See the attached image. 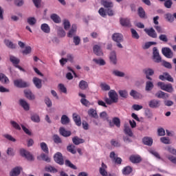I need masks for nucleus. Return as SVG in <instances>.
I'll return each instance as SVG.
<instances>
[{"label":"nucleus","instance_id":"obj_57","mask_svg":"<svg viewBox=\"0 0 176 176\" xmlns=\"http://www.w3.org/2000/svg\"><path fill=\"white\" fill-rule=\"evenodd\" d=\"M113 123L117 127H120V119H119V118H113Z\"/></svg>","mask_w":176,"mask_h":176},{"label":"nucleus","instance_id":"obj_37","mask_svg":"<svg viewBox=\"0 0 176 176\" xmlns=\"http://www.w3.org/2000/svg\"><path fill=\"white\" fill-rule=\"evenodd\" d=\"M60 123L62 124H68V123H69V118H68L67 115L62 116L60 119Z\"/></svg>","mask_w":176,"mask_h":176},{"label":"nucleus","instance_id":"obj_56","mask_svg":"<svg viewBox=\"0 0 176 176\" xmlns=\"http://www.w3.org/2000/svg\"><path fill=\"white\" fill-rule=\"evenodd\" d=\"M164 6L167 9H171V6H173V1H171V0H166V1H165Z\"/></svg>","mask_w":176,"mask_h":176},{"label":"nucleus","instance_id":"obj_18","mask_svg":"<svg viewBox=\"0 0 176 176\" xmlns=\"http://www.w3.org/2000/svg\"><path fill=\"white\" fill-rule=\"evenodd\" d=\"M19 105H21L25 111H30V104H28L25 100L20 99Z\"/></svg>","mask_w":176,"mask_h":176},{"label":"nucleus","instance_id":"obj_16","mask_svg":"<svg viewBox=\"0 0 176 176\" xmlns=\"http://www.w3.org/2000/svg\"><path fill=\"white\" fill-rule=\"evenodd\" d=\"M110 158L115 162L117 164H122V158L118 157L116 156V154H115V152L112 151L110 153Z\"/></svg>","mask_w":176,"mask_h":176},{"label":"nucleus","instance_id":"obj_55","mask_svg":"<svg viewBox=\"0 0 176 176\" xmlns=\"http://www.w3.org/2000/svg\"><path fill=\"white\" fill-rule=\"evenodd\" d=\"M165 18L169 21L170 23H173L174 21V16L170 13H167L165 14Z\"/></svg>","mask_w":176,"mask_h":176},{"label":"nucleus","instance_id":"obj_47","mask_svg":"<svg viewBox=\"0 0 176 176\" xmlns=\"http://www.w3.org/2000/svg\"><path fill=\"white\" fill-rule=\"evenodd\" d=\"M10 60L11 61V63H12V64H14V65L16 67V65H18L19 63H20V59L11 56L10 58Z\"/></svg>","mask_w":176,"mask_h":176},{"label":"nucleus","instance_id":"obj_26","mask_svg":"<svg viewBox=\"0 0 176 176\" xmlns=\"http://www.w3.org/2000/svg\"><path fill=\"white\" fill-rule=\"evenodd\" d=\"M76 25L74 24L72 25V28L69 31L67 34V36L69 38H72V36H74V35H76Z\"/></svg>","mask_w":176,"mask_h":176},{"label":"nucleus","instance_id":"obj_60","mask_svg":"<svg viewBox=\"0 0 176 176\" xmlns=\"http://www.w3.org/2000/svg\"><path fill=\"white\" fill-rule=\"evenodd\" d=\"M10 124H12V127H14V129H16V130H21V127L19 124H17V122L11 121Z\"/></svg>","mask_w":176,"mask_h":176},{"label":"nucleus","instance_id":"obj_33","mask_svg":"<svg viewBox=\"0 0 176 176\" xmlns=\"http://www.w3.org/2000/svg\"><path fill=\"white\" fill-rule=\"evenodd\" d=\"M100 88L103 91H109L111 90V86L106 82H102L100 84Z\"/></svg>","mask_w":176,"mask_h":176},{"label":"nucleus","instance_id":"obj_29","mask_svg":"<svg viewBox=\"0 0 176 176\" xmlns=\"http://www.w3.org/2000/svg\"><path fill=\"white\" fill-rule=\"evenodd\" d=\"M130 96L135 98V100H137L138 98H141V97H142V95H141V94L133 89L130 92Z\"/></svg>","mask_w":176,"mask_h":176},{"label":"nucleus","instance_id":"obj_27","mask_svg":"<svg viewBox=\"0 0 176 176\" xmlns=\"http://www.w3.org/2000/svg\"><path fill=\"white\" fill-rule=\"evenodd\" d=\"M24 93L26 98L28 100H35V95H34L30 90L26 89L24 91Z\"/></svg>","mask_w":176,"mask_h":176},{"label":"nucleus","instance_id":"obj_46","mask_svg":"<svg viewBox=\"0 0 176 176\" xmlns=\"http://www.w3.org/2000/svg\"><path fill=\"white\" fill-rule=\"evenodd\" d=\"M153 45H157V43L155 41L147 42L142 45V48L144 50L149 49L150 46H153Z\"/></svg>","mask_w":176,"mask_h":176},{"label":"nucleus","instance_id":"obj_34","mask_svg":"<svg viewBox=\"0 0 176 176\" xmlns=\"http://www.w3.org/2000/svg\"><path fill=\"white\" fill-rule=\"evenodd\" d=\"M148 152L151 155H154L155 157H156V159H158L159 160H163L162 157H160V155L159 154V153H157L156 151H155L153 149H150V150H148Z\"/></svg>","mask_w":176,"mask_h":176},{"label":"nucleus","instance_id":"obj_9","mask_svg":"<svg viewBox=\"0 0 176 176\" xmlns=\"http://www.w3.org/2000/svg\"><path fill=\"white\" fill-rule=\"evenodd\" d=\"M144 32L151 38H157V33H156V31H155V29H153V28H151L149 29H144Z\"/></svg>","mask_w":176,"mask_h":176},{"label":"nucleus","instance_id":"obj_14","mask_svg":"<svg viewBox=\"0 0 176 176\" xmlns=\"http://www.w3.org/2000/svg\"><path fill=\"white\" fill-rule=\"evenodd\" d=\"M112 39L114 41V42H123V35L120 33H114L112 35Z\"/></svg>","mask_w":176,"mask_h":176},{"label":"nucleus","instance_id":"obj_28","mask_svg":"<svg viewBox=\"0 0 176 176\" xmlns=\"http://www.w3.org/2000/svg\"><path fill=\"white\" fill-rule=\"evenodd\" d=\"M129 159L131 163H140L142 160L140 155H131Z\"/></svg>","mask_w":176,"mask_h":176},{"label":"nucleus","instance_id":"obj_21","mask_svg":"<svg viewBox=\"0 0 176 176\" xmlns=\"http://www.w3.org/2000/svg\"><path fill=\"white\" fill-rule=\"evenodd\" d=\"M109 60L112 64L116 65L118 63V58L116 57V52L115 51L110 53Z\"/></svg>","mask_w":176,"mask_h":176},{"label":"nucleus","instance_id":"obj_17","mask_svg":"<svg viewBox=\"0 0 176 176\" xmlns=\"http://www.w3.org/2000/svg\"><path fill=\"white\" fill-rule=\"evenodd\" d=\"M120 23L122 27H131V23H130V19L127 18H121L120 20Z\"/></svg>","mask_w":176,"mask_h":176},{"label":"nucleus","instance_id":"obj_8","mask_svg":"<svg viewBox=\"0 0 176 176\" xmlns=\"http://www.w3.org/2000/svg\"><path fill=\"white\" fill-rule=\"evenodd\" d=\"M160 105H161V102H160V100H159L153 99L148 102V107L150 108H153V109L159 108Z\"/></svg>","mask_w":176,"mask_h":176},{"label":"nucleus","instance_id":"obj_41","mask_svg":"<svg viewBox=\"0 0 176 176\" xmlns=\"http://www.w3.org/2000/svg\"><path fill=\"white\" fill-rule=\"evenodd\" d=\"M152 89H153V82L151 81H147L146 82V87H145L146 91H151Z\"/></svg>","mask_w":176,"mask_h":176},{"label":"nucleus","instance_id":"obj_50","mask_svg":"<svg viewBox=\"0 0 176 176\" xmlns=\"http://www.w3.org/2000/svg\"><path fill=\"white\" fill-rule=\"evenodd\" d=\"M93 61H94V63H96V64H98V65H105V60H104V59L94 58V59H93Z\"/></svg>","mask_w":176,"mask_h":176},{"label":"nucleus","instance_id":"obj_7","mask_svg":"<svg viewBox=\"0 0 176 176\" xmlns=\"http://www.w3.org/2000/svg\"><path fill=\"white\" fill-rule=\"evenodd\" d=\"M20 154L23 156V157H25L28 160H34V156L30 153V152L25 151L24 148H21L20 150Z\"/></svg>","mask_w":176,"mask_h":176},{"label":"nucleus","instance_id":"obj_13","mask_svg":"<svg viewBox=\"0 0 176 176\" xmlns=\"http://www.w3.org/2000/svg\"><path fill=\"white\" fill-rule=\"evenodd\" d=\"M101 4L106 9H111V8H113V3L112 1H111L110 0H102Z\"/></svg>","mask_w":176,"mask_h":176},{"label":"nucleus","instance_id":"obj_53","mask_svg":"<svg viewBox=\"0 0 176 176\" xmlns=\"http://www.w3.org/2000/svg\"><path fill=\"white\" fill-rule=\"evenodd\" d=\"M65 166L67 167H70V168H73L74 170H76V166L74 165L71 162L68 160H66L65 162Z\"/></svg>","mask_w":176,"mask_h":176},{"label":"nucleus","instance_id":"obj_64","mask_svg":"<svg viewBox=\"0 0 176 176\" xmlns=\"http://www.w3.org/2000/svg\"><path fill=\"white\" fill-rule=\"evenodd\" d=\"M159 39L162 42H168V38H167V36L166 34H160L159 36Z\"/></svg>","mask_w":176,"mask_h":176},{"label":"nucleus","instance_id":"obj_4","mask_svg":"<svg viewBox=\"0 0 176 176\" xmlns=\"http://www.w3.org/2000/svg\"><path fill=\"white\" fill-rule=\"evenodd\" d=\"M162 53L166 58H173L174 56V53H173V51L169 47H163L162 49Z\"/></svg>","mask_w":176,"mask_h":176},{"label":"nucleus","instance_id":"obj_20","mask_svg":"<svg viewBox=\"0 0 176 176\" xmlns=\"http://www.w3.org/2000/svg\"><path fill=\"white\" fill-rule=\"evenodd\" d=\"M78 87L81 90H87V89H89V83L87 82V81L82 80L78 84Z\"/></svg>","mask_w":176,"mask_h":176},{"label":"nucleus","instance_id":"obj_31","mask_svg":"<svg viewBox=\"0 0 176 176\" xmlns=\"http://www.w3.org/2000/svg\"><path fill=\"white\" fill-rule=\"evenodd\" d=\"M73 119L77 126H80V124H82V121L80 120V117H79V116H78V114L74 113Z\"/></svg>","mask_w":176,"mask_h":176},{"label":"nucleus","instance_id":"obj_23","mask_svg":"<svg viewBox=\"0 0 176 176\" xmlns=\"http://www.w3.org/2000/svg\"><path fill=\"white\" fill-rule=\"evenodd\" d=\"M59 132L60 135H63V137H69L72 134L71 131L65 130V128L64 127H60L59 129Z\"/></svg>","mask_w":176,"mask_h":176},{"label":"nucleus","instance_id":"obj_35","mask_svg":"<svg viewBox=\"0 0 176 176\" xmlns=\"http://www.w3.org/2000/svg\"><path fill=\"white\" fill-rule=\"evenodd\" d=\"M51 19L55 22L56 23V24H58V23H61V18L59 17L58 15H57V14H52L51 15Z\"/></svg>","mask_w":176,"mask_h":176},{"label":"nucleus","instance_id":"obj_44","mask_svg":"<svg viewBox=\"0 0 176 176\" xmlns=\"http://www.w3.org/2000/svg\"><path fill=\"white\" fill-rule=\"evenodd\" d=\"M40 146H41L42 151H43V152H45V153H49V148L47 147V144H46V143L41 142L40 144Z\"/></svg>","mask_w":176,"mask_h":176},{"label":"nucleus","instance_id":"obj_3","mask_svg":"<svg viewBox=\"0 0 176 176\" xmlns=\"http://www.w3.org/2000/svg\"><path fill=\"white\" fill-rule=\"evenodd\" d=\"M14 85L16 87L19 89H24L25 87H28L30 86V82L23 80V79L19 78L14 80Z\"/></svg>","mask_w":176,"mask_h":176},{"label":"nucleus","instance_id":"obj_24","mask_svg":"<svg viewBox=\"0 0 176 176\" xmlns=\"http://www.w3.org/2000/svg\"><path fill=\"white\" fill-rule=\"evenodd\" d=\"M33 83L37 89L42 88V80L39 79L38 78H33Z\"/></svg>","mask_w":176,"mask_h":176},{"label":"nucleus","instance_id":"obj_43","mask_svg":"<svg viewBox=\"0 0 176 176\" xmlns=\"http://www.w3.org/2000/svg\"><path fill=\"white\" fill-rule=\"evenodd\" d=\"M144 74H145L146 76H152L153 74H155V71L151 68L144 69L143 70Z\"/></svg>","mask_w":176,"mask_h":176},{"label":"nucleus","instance_id":"obj_12","mask_svg":"<svg viewBox=\"0 0 176 176\" xmlns=\"http://www.w3.org/2000/svg\"><path fill=\"white\" fill-rule=\"evenodd\" d=\"M78 96L82 98L80 102L82 105H85V107H89L90 105V102L86 99V95L85 94L79 93Z\"/></svg>","mask_w":176,"mask_h":176},{"label":"nucleus","instance_id":"obj_52","mask_svg":"<svg viewBox=\"0 0 176 176\" xmlns=\"http://www.w3.org/2000/svg\"><path fill=\"white\" fill-rule=\"evenodd\" d=\"M58 87L60 93H64L65 94H67V88L65 87L64 84H59L58 85Z\"/></svg>","mask_w":176,"mask_h":176},{"label":"nucleus","instance_id":"obj_63","mask_svg":"<svg viewBox=\"0 0 176 176\" xmlns=\"http://www.w3.org/2000/svg\"><path fill=\"white\" fill-rule=\"evenodd\" d=\"M42 160L47 162V163L50 162V157H49L46 154L43 153L41 155Z\"/></svg>","mask_w":176,"mask_h":176},{"label":"nucleus","instance_id":"obj_25","mask_svg":"<svg viewBox=\"0 0 176 176\" xmlns=\"http://www.w3.org/2000/svg\"><path fill=\"white\" fill-rule=\"evenodd\" d=\"M88 115L91 118H94V119H98V114H97V111L94 109H89L88 110Z\"/></svg>","mask_w":176,"mask_h":176},{"label":"nucleus","instance_id":"obj_40","mask_svg":"<svg viewBox=\"0 0 176 176\" xmlns=\"http://www.w3.org/2000/svg\"><path fill=\"white\" fill-rule=\"evenodd\" d=\"M113 75L115 76H118L119 78H124V72H120L119 70H113L112 72Z\"/></svg>","mask_w":176,"mask_h":176},{"label":"nucleus","instance_id":"obj_54","mask_svg":"<svg viewBox=\"0 0 176 176\" xmlns=\"http://www.w3.org/2000/svg\"><path fill=\"white\" fill-rule=\"evenodd\" d=\"M138 15L141 19H144V17H145V11L142 7L138 8Z\"/></svg>","mask_w":176,"mask_h":176},{"label":"nucleus","instance_id":"obj_49","mask_svg":"<svg viewBox=\"0 0 176 176\" xmlns=\"http://www.w3.org/2000/svg\"><path fill=\"white\" fill-rule=\"evenodd\" d=\"M32 52V48L30 46H26L25 47V50L22 51L23 54H25L26 56L28 54H30V53Z\"/></svg>","mask_w":176,"mask_h":176},{"label":"nucleus","instance_id":"obj_36","mask_svg":"<svg viewBox=\"0 0 176 176\" xmlns=\"http://www.w3.org/2000/svg\"><path fill=\"white\" fill-rule=\"evenodd\" d=\"M72 141L75 145H79V144H83V142H85L83 139L79 138L78 137L73 138Z\"/></svg>","mask_w":176,"mask_h":176},{"label":"nucleus","instance_id":"obj_15","mask_svg":"<svg viewBox=\"0 0 176 176\" xmlns=\"http://www.w3.org/2000/svg\"><path fill=\"white\" fill-rule=\"evenodd\" d=\"M155 97H157V98H162L163 100H166L170 97V95L166 92H163L162 91H159L155 94Z\"/></svg>","mask_w":176,"mask_h":176},{"label":"nucleus","instance_id":"obj_19","mask_svg":"<svg viewBox=\"0 0 176 176\" xmlns=\"http://www.w3.org/2000/svg\"><path fill=\"white\" fill-rule=\"evenodd\" d=\"M94 53L96 56H103L104 53L102 52V50H101V47H100L98 45H96L93 47Z\"/></svg>","mask_w":176,"mask_h":176},{"label":"nucleus","instance_id":"obj_42","mask_svg":"<svg viewBox=\"0 0 176 176\" xmlns=\"http://www.w3.org/2000/svg\"><path fill=\"white\" fill-rule=\"evenodd\" d=\"M124 133L129 137H133V131H131V129H130V126L127 125H124Z\"/></svg>","mask_w":176,"mask_h":176},{"label":"nucleus","instance_id":"obj_2","mask_svg":"<svg viewBox=\"0 0 176 176\" xmlns=\"http://www.w3.org/2000/svg\"><path fill=\"white\" fill-rule=\"evenodd\" d=\"M157 85L161 90H164V91H167L168 93H173L174 90L171 84H166L164 82H159Z\"/></svg>","mask_w":176,"mask_h":176},{"label":"nucleus","instance_id":"obj_11","mask_svg":"<svg viewBox=\"0 0 176 176\" xmlns=\"http://www.w3.org/2000/svg\"><path fill=\"white\" fill-rule=\"evenodd\" d=\"M108 168V166L104 164V162L102 163L101 167L99 168V173L100 175L102 176H108V171L107 170Z\"/></svg>","mask_w":176,"mask_h":176},{"label":"nucleus","instance_id":"obj_51","mask_svg":"<svg viewBox=\"0 0 176 176\" xmlns=\"http://www.w3.org/2000/svg\"><path fill=\"white\" fill-rule=\"evenodd\" d=\"M28 23L30 25H35L36 24V19L35 17H29L28 19Z\"/></svg>","mask_w":176,"mask_h":176},{"label":"nucleus","instance_id":"obj_1","mask_svg":"<svg viewBox=\"0 0 176 176\" xmlns=\"http://www.w3.org/2000/svg\"><path fill=\"white\" fill-rule=\"evenodd\" d=\"M109 98H105L104 101L107 105H112V104H115L119 101V98L118 96V93L116 91L111 89L109 92Z\"/></svg>","mask_w":176,"mask_h":176},{"label":"nucleus","instance_id":"obj_48","mask_svg":"<svg viewBox=\"0 0 176 176\" xmlns=\"http://www.w3.org/2000/svg\"><path fill=\"white\" fill-rule=\"evenodd\" d=\"M131 32L132 34V38H133V39H140V34H138L136 30L132 28L131 29Z\"/></svg>","mask_w":176,"mask_h":176},{"label":"nucleus","instance_id":"obj_32","mask_svg":"<svg viewBox=\"0 0 176 176\" xmlns=\"http://www.w3.org/2000/svg\"><path fill=\"white\" fill-rule=\"evenodd\" d=\"M4 43L6 47H9L10 49H16V44H14L13 42L9 40H5Z\"/></svg>","mask_w":176,"mask_h":176},{"label":"nucleus","instance_id":"obj_5","mask_svg":"<svg viewBox=\"0 0 176 176\" xmlns=\"http://www.w3.org/2000/svg\"><path fill=\"white\" fill-rule=\"evenodd\" d=\"M153 58H154L155 63H162V57L160 56V54H159V50H157V47H153Z\"/></svg>","mask_w":176,"mask_h":176},{"label":"nucleus","instance_id":"obj_59","mask_svg":"<svg viewBox=\"0 0 176 176\" xmlns=\"http://www.w3.org/2000/svg\"><path fill=\"white\" fill-rule=\"evenodd\" d=\"M45 103L46 104L48 108H50L53 104L52 103V100L49 98V97H45Z\"/></svg>","mask_w":176,"mask_h":176},{"label":"nucleus","instance_id":"obj_38","mask_svg":"<svg viewBox=\"0 0 176 176\" xmlns=\"http://www.w3.org/2000/svg\"><path fill=\"white\" fill-rule=\"evenodd\" d=\"M143 143L144 145H148V146H151L153 144V140L151 138H143Z\"/></svg>","mask_w":176,"mask_h":176},{"label":"nucleus","instance_id":"obj_6","mask_svg":"<svg viewBox=\"0 0 176 176\" xmlns=\"http://www.w3.org/2000/svg\"><path fill=\"white\" fill-rule=\"evenodd\" d=\"M54 159L58 164H60V166L64 164V158L63 157V154H61V153H56L54 156Z\"/></svg>","mask_w":176,"mask_h":176},{"label":"nucleus","instance_id":"obj_39","mask_svg":"<svg viewBox=\"0 0 176 176\" xmlns=\"http://www.w3.org/2000/svg\"><path fill=\"white\" fill-rule=\"evenodd\" d=\"M0 82L1 83H6L8 84L9 83V78L5 76L3 74H0Z\"/></svg>","mask_w":176,"mask_h":176},{"label":"nucleus","instance_id":"obj_61","mask_svg":"<svg viewBox=\"0 0 176 176\" xmlns=\"http://www.w3.org/2000/svg\"><path fill=\"white\" fill-rule=\"evenodd\" d=\"M98 13L102 17H107V12L104 9V8H100L98 10Z\"/></svg>","mask_w":176,"mask_h":176},{"label":"nucleus","instance_id":"obj_30","mask_svg":"<svg viewBox=\"0 0 176 176\" xmlns=\"http://www.w3.org/2000/svg\"><path fill=\"white\" fill-rule=\"evenodd\" d=\"M41 30L43 32H45V34H50V27L47 23H43L41 26Z\"/></svg>","mask_w":176,"mask_h":176},{"label":"nucleus","instance_id":"obj_62","mask_svg":"<svg viewBox=\"0 0 176 176\" xmlns=\"http://www.w3.org/2000/svg\"><path fill=\"white\" fill-rule=\"evenodd\" d=\"M164 75L165 76V80H168V82H174V78L168 74V73H164Z\"/></svg>","mask_w":176,"mask_h":176},{"label":"nucleus","instance_id":"obj_22","mask_svg":"<svg viewBox=\"0 0 176 176\" xmlns=\"http://www.w3.org/2000/svg\"><path fill=\"white\" fill-rule=\"evenodd\" d=\"M122 173L123 175H130V173H133V168L130 166H125L122 168Z\"/></svg>","mask_w":176,"mask_h":176},{"label":"nucleus","instance_id":"obj_58","mask_svg":"<svg viewBox=\"0 0 176 176\" xmlns=\"http://www.w3.org/2000/svg\"><path fill=\"white\" fill-rule=\"evenodd\" d=\"M67 151L68 152L73 153V155H75V153H76V150H75V146L74 145L68 146Z\"/></svg>","mask_w":176,"mask_h":176},{"label":"nucleus","instance_id":"obj_45","mask_svg":"<svg viewBox=\"0 0 176 176\" xmlns=\"http://www.w3.org/2000/svg\"><path fill=\"white\" fill-rule=\"evenodd\" d=\"M31 120L34 122V123H39V122H41V118L38 114H32L31 116Z\"/></svg>","mask_w":176,"mask_h":176},{"label":"nucleus","instance_id":"obj_10","mask_svg":"<svg viewBox=\"0 0 176 176\" xmlns=\"http://www.w3.org/2000/svg\"><path fill=\"white\" fill-rule=\"evenodd\" d=\"M23 168L20 166H16L10 172V176H19Z\"/></svg>","mask_w":176,"mask_h":176}]
</instances>
